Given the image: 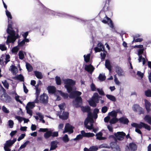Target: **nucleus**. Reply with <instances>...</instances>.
<instances>
[{"instance_id": "obj_52", "label": "nucleus", "mask_w": 151, "mask_h": 151, "mask_svg": "<svg viewBox=\"0 0 151 151\" xmlns=\"http://www.w3.org/2000/svg\"><path fill=\"white\" fill-rule=\"evenodd\" d=\"M2 109L3 111L5 113L8 114L9 112V110L4 106H2Z\"/></svg>"}, {"instance_id": "obj_62", "label": "nucleus", "mask_w": 151, "mask_h": 151, "mask_svg": "<svg viewBox=\"0 0 151 151\" xmlns=\"http://www.w3.org/2000/svg\"><path fill=\"white\" fill-rule=\"evenodd\" d=\"M82 138H83V136H82V135L81 134H79L77 136V137H76V138L74 139H73L74 140H79L80 139H82Z\"/></svg>"}, {"instance_id": "obj_44", "label": "nucleus", "mask_w": 151, "mask_h": 151, "mask_svg": "<svg viewBox=\"0 0 151 151\" xmlns=\"http://www.w3.org/2000/svg\"><path fill=\"white\" fill-rule=\"evenodd\" d=\"M13 144L11 142V140H9L7 141L4 144V145L7 147H10Z\"/></svg>"}, {"instance_id": "obj_40", "label": "nucleus", "mask_w": 151, "mask_h": 151, "mask_svg": "<svg viewBox=\"0 0 151 151\" xmlns=\"http://www.w3.org/2000/svg\"><path fill=\"white\" fill-rule=\"evenodd\" d=\"M16 78L21 81H24V78L23 76L21 74L17 75L16 77Z\"/></svg>"}, {"instance_id": "obj_41", "label": "nucleus", "mask_w": 151, "mask_h": 151, "mask_svg": "<svg viewBox=\"0 0 151 151\" xmlns=\"http://www.w3.org/2000/svg\"><path fill=\"white\" fill-rule=\"evenodd\" d=\"M26 66L27 69L29 71H31L32 70L33 68L30 64L26 63Z\"/></svg>"}, {"instance_id": "obj_31", "label": "nucleus", "mask_w": 151, "mask_h": 151, "mask_svg": "<svg viewBox=\"0 0 151 151\" xmlns=\"http://www.w3.org/2000/svg\"><path fill=\"white\" fill-rule=\"evenodd\" d=\"M119 121V119L117 118L116 117H113L111 119H110L109 121V123L111 124H114Z\"/></svg>"}, {"instance_id": "obj_18", "label": "nucleus", "mask_w": 151, "mask_h": 151, "mask_svg": "<svg viewBox=\"0 0 151 151\" xmlns=\"http://www.w3.org/2000/svg\"><path fill=\"white\" fill-rule=\"evenodd\" d=\"M119 121L120 123L124 124H127L129 122L128 119L124 116L119 119Z\"/></svg>"}, {"instance_id": "obj_61", "label": "nucleus", "mask_w": 151, "mask_h": 151, "mask_svg": "<svg viewBox=\"0 0 151 151\" xmlns=\"http://www.w3.org/2000/svg\"><path fill=\"white\" fill-rule=\"evenodd\" d=\"M114 81L115 83L117 85H119L120 83V82L118 80L117 78L116 77V75H114Z\"/></svg>"}, {"instance_id": "obj_2", "label": "nucleus", "mask_w": 151, "mask_h": 151, "mask_svg": "<svg viewBox=\"0 0 151 151\" xmlns=\"http://www.w3.org/2000/svg\"><path fill=\"white\" fill-rule=\"evenodd\" d=\"M64 82L65 84V87L66 88L68 92L70 93L69 97L73 98L76 96H79L81 94V93L78 91H73V86L75 84V82L72 79H65Z\"/></svg>"}, {"instance_id": "obj_19", "label": "nucleus", "mask_w": 151, "mask_h": 151, "mask_svg": "<svg viewBox=\"0 0 151 151\" xmlns=\"http://www.w3.org/2000/svg\"><path fill=\"white\" fill-rule=\"evenodd\" d=\"M144 101L146 109L148 112L150 110V107L151 105L150 103L147 99H145Z\"/></svg>"}, {"instance_id": "obj_51", "label": "nucleus", "mask_w": 151, "mask_h": 151, "mask_svg": "<svg viewBox=\"0 0 151 151\" xmlns=\"http://www.w3.org/2000/svg\"><path fill=\"white\" fill-rule=\"evenodd\" d=\"M65 105V104L64 103H62L58 105V106L61 111L64 110Z\"/></svg>"}, {"instance_id": "obj_24", "label": "nucleus", "mask_w": 151, "mask_h": 151, "mask_svg": "<svg viewBox=\"0 0 151 151\" xmlns=\"http://www.w3.org/2000/svg\"><path fill=\"white\" fill-rule=\"evenodd\" d=\"M82 111L85 112H87L88 113V116L89 113H91L90 112V107L88 106H83L81 107Z\"/></svg>"}, {"instance_id": "obj_25", "label": "nucleus", "mask_w": 151, "mask_h": 151, "mask_svg": "<svg viewBox=\"0 0 151 151\" xmlns=\"http://www.w3.org/2000/svg\"><path fill=\"white\" fill-rule=\"evenodd\" d=\"M68 113L67 112H63L62 115L59 116V117L65 120L68 118Z\"/></svg>"}, {"instance_id": "obj_33", "label": "nucleus", "mask_w": 151, "mask_h": 151, "mask_svg": "<svg viewBox=\"0 0 151 151\" xmlns=\"http://www.w3.org/2000/svg\"><path fill=\"white\" fill-rule=\"evenodd\" d=\"M35 106V104L34 102H29L26 106H27L29 109H32Z\"/></svg>"}, {"instance_id": "obj_27", "label": "nucleus", "mask_w": 151, "mask_h": 151, "mask_svg": "<svg viewBox=\"0 0 151 151\" xmlns=\"http://www.w3.org/2000/svg\"><path fill=\"white\" fill-rule=\"evenodd\" d=\"M35 74L36 77L38 79H42L43 77L42 73L41 72L37 71L34 72Z\"/></svg>"}, {"instance_id": "obj_34", "label": "nucleus", "mask_w": 151, "mask_h": 151, "mask_svg": "<svg viewBox=\"0 0 151 151\" xmlns=\"http://www.w3.org/2000/svg\"><path fill=\"white\" fill-rule=\"evenodd\" d=\"M88 103L92 107H96V104L97 103L95 101H94L93 100L91 99L90 100L88 101Z\"/></svg>"}, {"instance_id": "obj_23", "label": "nucleus", "mask_w": 151, "mask_h": 151, "mask_svg": "<svg viewBox=\"0 0 151 151\" xmlns=\"http://www.w3.org/2000/svg\"><path fill=\"white\" fill-rule=\"evenodd\" d=\"M103 135L102 133L101 132L96 134L95 136L96 137V139L99 140H104L106 139V138L102 137Z\"/></svg>"}, {"instance_id": "obj_46", "label": "nucleus", "mask_w": 151, "mask_h": 151, "mask_svg": "<svg viewBox=\"0 0 151 151\" xmlns=\"http://www.w3.org/2000/svg\"><path fill=\"white\" fill-rule=\"evenodd\" d=\"M36 92L35 93L36 94V100H35V102L37 103L36 101H35L38 99V96L40 94V89H36Z\"/></svg>"}, {"instance_id": "obj_39", "label": "nucleus", "mask_w": 151, "mask_h": 151, "mask_svg": "<svg viewBox=\"0 0 151 151\" xmlns=\"http://www.w3.org/2000/svg\"><path fill=\"white\" fill-rule=\"evenodd\" d=\"M56 83L58 85H60L61 84V80L60 77L56 76L55 78Z\"/></svg>"}, {"instance_id": "obj_58", "label": "nucleus", "mask_w": 151, "mask_h": 151, "mask_svg": "<svg viewBox=\"0 0 151 151\" xmlns=\"http://www.w3.org/2000/svg\"><path fill=\"white\" fill-rule=\"evenodd\" d=\"M137 75L139 77H140L141 78H142L144 76V74L143 73L139 71L137 72Z\"/></svg>"}, {"instance_id": "obj_13", "label": "nucleus", "mask_w": 151, "mask_h": 151, "mask_svg": "<svg viewBox=\"0 0 151 151\" xmlns=\"http://www.w3.org/2000/svg\"><path fill=\"white\" fill-rule=\"evenodd\" d=\"M142 127H144L149 131L151 129L150 126L142 122L138 124L137 128L141 129Z\"/></svg>"}, {"instance_id": "obj_37", "label": "nucleus", "mask_w": 151, "mask_h": 151, "mask_svg": "<svg viewBox=\"0 0 151 151\" xmlns=\"http://www.w3.org/2000/svg\"><path fill=\"white\" fill-rule=\"evenodd\" d=\"M98 79L101 81H104L106 79L105 75L104 74H100L98 77Z\"/></svg>"}, {"instance_id": "obj_49", "label": "nucleus", "mask_w": 151, "mask_h": 151, "mask_svg": "<svg viewBox=\"0 0 151 151\" xmlns=\"http://www.w3.org/2000/svg\"><path fill=\"white\" fill-rule=\"evenodd\" d=\"M7 48L4 45L0 44V49L2 51H4L6 50Z\"/></svg>"}, {"instance_id": "obj_56", "label": "nucleus", "mask_w": 151, "mask_h": 151, "mask_svg": "<svg viewBox=\"0 0 151 151\" xmlns=\"http://www.w3.org/2000/svg\"><path fill=\"white\" fill-rule=\"evenodd\" d=\"M9 125L10 128L13 127L14 125L13 121L11 120H10L8 121Z\"/></svg>"}, {"instance_id": "obj_5", "label": "nucleus", "mask_w": 151, "mask_h": 151, "mask_svg": "<svg viewBox=\"0 0 151 151\" xmlns=\"http://www.w3.org/2000/svg\"><path fill=\"white\" fill-rule=\"evenodd\" d=\"M1 99L6 103H9L12 101L11 97L5 93L1 96Z\"/></svg>"}, {"instance_id": "obj_59", "label": "nucleus", "mask_w": 151, "mask_h": 151, "mask_svg": "<svg viewBox=\"0 0 151 151\" xmlns=\"http://www.w3.org/2000/svg\"><path fill=\"white\" fill-rule=\"evenodd\" d=\"M15 118L17 119L19 121L21 122L23 120L24 118L19 116H16L15 117Z\"/></svg>"}, {"instance_id": "obj_12", "label": "nucleus", "mask_w": 151, "mask_h": 151, "mask_svg": "<svg viewBox=\"0 0 151 151\" xmlns=\"http://www.w3.org/2000/svg\"><path fill=\"white\" fill-rule=\"evenodd\" d=\"M106 19L103 20L102 21V22L105 24L107 23L110 27L112 28H113L114 26L112 21L106 16Z\"/></svg>"}, {"instance_id": "obj_60", "label": "nucleus", "mask_w": 151, "mask_h": 151, "mask_svg": "<svg viewBox=\"0 0 151 151\" xmlns=\"http://www.w3.org/2000/svg\"><path fill=\"white\" fill-rule=\"evenodd\" d=\"M97 91L99 92V93L101 95H104V92L102 90V89L97 88Z\"/></svg>"}, {"instance_id": "obj_43", "label": "nucleus", "mask_w": 151, "mask_h": 151, "mask_svg": "<svg viewBox=\"0 0 151 151\" xmlns=\"http://www.w3.org/2000/svg\"><path fill=\"white\" fill-rule=\"evenodd\" d=\"M2 83L4 87L6 89H8L9 87V84L6 81L4 80L2 81Z\"/></svg>"}, {"instance_id": "obj_30", "label": "nucleus", "mask_w": 151, "mask_h": 151, "mask_svg": "<svg viewBox=\"0 0 151 151\" xmlns=\"http://www.w3.org/2000/svg\"><path fill=\"white\" fill-rule=\"evenodd\" d=\"M144 120L149 124L151 125V117L150 116L146 115L144 118Z\"/></svg>"}, {"instance_id": "obj_10", "label": "nucleus", "mask_w": 151, "mask_h": 151, "mask_svg": "<svg viewBox=\"0 0 151 151\" xmlns=\"http://www.w3.org/2000/svg\"><path fill=\"white\" fill-rule=\"evenodd\" d=\"M82 98L81 97L77 96L75 99V101L74 102V105L76 107H80L82 103Z\"/></svg>"}, {"instance_id": "obj_16", "label": "nucleus", "mask_w": 151, "mask_h": 151, "mask_svg": "<svg viewBox=\"0 0 151 151\" xmlns=\"http://www.w3.org/2000/svg\"><path fill=\"white\" fill-rule=\"evenodd\" d=\"M58 142L56 141H54L51 142L50 143L51 147L50 151L53 150L55 149L58 147Z\"/></svg>"}, {"instance_id": "obj_48", "label": "nucleus", "mask_w": 151, "mask_h": 151, "mask_svg": "<svg viewBox=\"0 0 151 151\" xmlns=\"http://www.w3.org/2000/svg\"><path fill=\"white\" fill-rule=\"evenodd\" d=\"M25 108L27 113L29 114L31 116L32 114V111L31 109L28 108L27 106H26Z\"/></svg>"}, {"instance_id": "obj_42", "label": "nucleus", "mask_w": 151, "mask_h": 151, "mask_svg": "<svg viewBox=\"0 0 151 151\" xmlns=\"http://www.w3.org/2000/svg\"><path fill=\"white\" fill-rule=\"evenodd\" d=\"M109 115L114 117H116L117 115L115 110L109 113Z\"/></svg>"}, {"instance_id": "obj_11", "label": "nucleus", "mask_w": 151, "mask_h": 151, "mask_svg": "<svg viewBox=\"0 0 151 151\" xmlns=\"http://www.w3.org/2000/svg\"><path fill=\"white\" fill-rule=\"evenodd\" d=\"M48 99L47 95L44 93L40 96V100L42 103L46 104L48 102Z\"/></svg>"}, {"instance_id": "obj_6", "label": "nucleus", "mask_w": 151, "mask_h": 151, "mask_svg": "<svg viewBox=\"0 0 151 151\" xmlns=\"http://www.w3.org/2000/svg\"><path fill=\"white\" fill-rule=\"evenodd\" d=\"M116 138L118 140H122L126 135L125 133L123 132H119L114 134Z\"/></svg>"}, {"instance_id": "obj_32", "label": "nucleus", "mask_w": 151, "mask_h": 151, "mask_svg": "<svg viewBox=\"0 0 151 151\" xmlns=\"http://www.w3.org/2000/svg\"><path fill=\"white\" fill-rule=\"evenodd\" d=\"M58 94L60 95L64 99H67L68 97V95L67 93H63L61 91L58 90Z\"/></svg>"}, {"instance_id": "obj_64", "label": "nucleus", "mask_w": 151, "mask_h": 151, "mask_svg": "<svg viewBox=\"0 0 151 151\" xmlns=\"http://www.w3.org/2000/svg\"><path fill=\"white\" fill-rule=\"evenodd\" d=\"M114 151H120L119 147L117 145H116L114 148Z\"/></svg>"}, {"instance_id": "obj_22", "label": "nucleus", "mask_w": 151, "mask_h": 151, "mask_svg": "<svg viewBox=\"0 0 151 151\" xmlns=\"http://www.w3.org/2000/svg\"><path fill=\"white\" fill-rule=\"evenodd\" d=\"M98 149V147L96 146H92L88 149L86 147L84 149V151H96Z\"/></svg>"}, {"instance_id": "obj_35", "label": "nucleus", "mask_w": 151, "mask_h": 151, "mask_svg": "<svg viewBox=\"0 0 151 151\" xmlns=\"http://www.w3.org/2000/svg\"><path fill=\"white\" fill-rule=\"evenodd\" d=\"M18 55L20 59L23 60L24 58V55L22 50H20L19 52Z\"/></svg>"}, {"instance_id": "obj_9", "label": "nucleus", "mask_w": 151, "mask_h": 151, "mask_svg": "<svg viewBox=\"0 0 151 151\" xmlns=\"http://www.w3.org/2000/svg\"><path fill=\"white\" fill-rule=\"evenodd\" d=\"M48 93L50 94H54V95L58 94V91H56V88L54 86H49L47 88Z\"/></svg>"}, {"instance_id": "obj_29", "label": "nucleus", "mask_w": 151, "mask_h": 151, "mask_svg": "<svg viewBox=\"0 0 151 151\" xmlns=\"http://www.w3.org/2000/svg\"><path fill=\"white\" fill-rule=\"evenodd\" d=\"M11 70L13 74H16L17 72V67L13 65L10 66Z\"/></svg>"}, {"instance_id": "obj_17", "label": "nucleus", "mask_w": 151, "mask_h": 151, "mask_svg": "<svg viewBox=\"0 0 151 151\" xmlns=\"http://www.w3.org/2000/svg\"><path fill=\"white\" fill-rule=\"evenodd\" d=\"M85 70L90 73H92L93 71L94 68L91 64L86 65L85 67Z\"/></svg>"}, {"instance_id": "obj_45", "label": "nucleus", "mask_w": 151, "mask_h": 151, "mask_svg": "<svg viewBox=\"0 0 151 151\" xmlns=\"http://www.w3.org/2000/svg\"><path fill=\"white\" fill-rule=\"evenodd\" d=\"M145 95L149 97H151V90L148 89L145 91Z\"/></svg>"}, {"instance_id": "obj_1", "label": "nucleus", "mask_w": 151, "mask_h": 151, "mask_svg": "<svg viewBox=\"0 0 151 151\" xmlns=\"http://www.w3.org/2000/svg\"><path fill=\"white\" fill-rule=\"evenodd\" d=\"M6 13L8 18V23L6 31L7 33L9 35L7 37L6 43L7 45H9L10 42L13 43L17 39L19 38V36L17 33L18 32L17 29V33H16L12 28V25L13 23L11 20L12 17L10 12L8 10H6Z\"/></svg>"}, {"instance_id": "obj_8", "label": "nucleus", "mask_w": 151, "mask_h": 151, "mask_svg": "<svg viewBox=\"0 0 151 151\" xmlns=\"http://www.w3.org/2000/svg\"><path fill=\"white\" fill-rule=\"evenodd\" d=\"M73 132L72 126L68 123H67L64 128V131L63 133L68 132L69 134L72 133Z\"/></svg>"}, {"instance_id": "obj_26", "label": "nucleus", "mask_w": 151, "mask_h": 151, "mask_svg": "<svg viewBox=\"0 0 151 151\" xmlns=\"http://www.w3.org/2000/svg\"><path fill=\"white\" fill-rule=\"evenodd\" d=\"M106 67L107 68L110 72L111 69V66L110 65V61L108 60H106L105 64Z\"/></svg>"}, {"instance_id": "obj_47", "label": "nucleus", "mask_w": 151, "mask_h": 151, "mask_svg": "<svg viewBox=\"0 0 151 151\" xmlns=\"http://www.w3.org/2000/svg\"><path fill=\"white\" fill-rule=\"evenodd\" d=\"M63 140L65 142H68L69 141V139L67 134H65L63 137Z\"/></svg>"}, {"instance_id": "obj_7", "label": "nucleus", "mask_w": 151, "mask_h": 151, "mask_svg": "<svg viewBox=\"0 0 151 151\" xmlns=\"http://www.w3.org/2000/svg\"><path fill=\"white\" fill-rule=\"evenodd\" d=\"M132 109L134 111L138 112L139 114H143L144 111L143 109L139 105L135 104L132 106Z\"/></svg>"}, {"instance_id": "obj_50", "label": "nucleus", "mask_w": 151, "mask_h": 151, "mask_svg": "<svg viewBox=\"0 0 151 151\" xmlns=\"http://www.w3.org/2000/svg\"><path fill=\"white\" fill-rule=\"evenodd\" d=\"M10 56L9 55H6L5 58V61H4L5 64H6L9 61H10Z\"/></svg>"}, {"instance_id": "obj_28", "label": "nucleus", "mask_w": 151, "mask_h": 151, "mask_svg": "<svg viewBox=\"0 0 151 151\" xmlns=\"http://www.w3.org/2000/svg\"><path fill=\"white\" fill-rule=\"evenodd\" d=\"M106 96L107 98L111 101L115 102L116 101L115 97L109 94H106Z\"/></svg>"}, {"instance_id": "obj_36", "label": "nucleus", "mask_w": 151, "mask_h": 151, "mask_svg": "<svg viewBox=\"0 0 151 151\" xmlns=\"http://www.w3.org/2000/svg\"><path fill=\"white\" fill-rule=\"evenodd\" d=\"M29 143V141H27L24 142L23 145H22L19 148L18 151H20L21 149L25 148L26 145Z\"/></svg>"}, {"instance_id": "obj_21", "label": "nucleus", "mask_w": 151, "mask_h": 151, "mask_svg": "<svg viewBox=\"0 0 151 151\" xmlns=\"http://www.w3.org/2000/svg\"><path fill=\"white\" fill-rule=\"evenodd\" d=\"M129 149L132 151H135L137 149L136 145L134 143H131L129 144V147L127 146Z\"/></svg>"}, {"instance_id": "obj_63", "label": "nucleus", "mask_w": 151, "mask_h": 151, "mask_svg": "<svg viewBox=\"0 0 151 151\" xmlns=\"http://www.w3.org/2000/svg\"><path fill=\"white\" fill-rule=\"evenodd\" d=\"M19 49L17 46L14 47L12 50V52H18Z\"/></svg>"}, {"instance_id": "obj_53", "label": "nucleus", "mask_w": 151, "mask_h": 151, "mask_svg": "<svg viewBox=\"0 0 151 151\" xmlns=\"http://www.w3.org/2000/svg\"><path fill=\"white\" fill-rule=\"evenodd\" d=\"M108 110V108L106 106H104L101 108V112L103 113H105Z\"/></svg>"}, {"instance_id": "obj_38", "label": "nucleus", "mask_w": 151, "mask_h": 151, "mask_svg": "<svg viewBox=\"0 0 151 151\" xmlns=\"http://www.w3.org/2000/svg\"><path fill=\"white\" fill-rule=\"evenodd\" d=\"M90 57V53L87 54L86 56L85 55H84L83 57L84 58V60L87 63L89 61Z\"/></svg>"}, {"instance_id": "obj_4", "label": "nucleus", "mask_w": 151, "mask_h": 151, "mask_svg": "<svg viewBox=\"0 0 151 151\" xmlns=\"http://www.w3.org/2000/svg\"><path fill=\"white\" fill-rule=\"evenodd\" d=\"M93 123L92 115L91 113H89L88 117L84 121V124L85 127L88 129H93Z\"/></svg>"}, {"instance_id": "obj_15", "label": "nucleus", "mask_w": 151, "mask_h": 151, "mask_svg": "<svg viewBox=\"0 0 151 151\" xmlns=\"http://www.w3.org/2000/svg\"><path fill=\"white\" fill-rule=\"evenodd\" d=\"M94 50L96 52L103 51L104 50L103 45L101 43H99L97 45V47H95Z\"/></svg>"}, {"instance_id": "obj_3", "label": "nucleus", "mask_w": 151, "mask_h": 151, "mask_svg": "<svg viewBox=\"0 0 151 151\" xmlns=\"http://www.w3.org/2000/svg\"><path fill=\"white\" fill-rule=\"evenodd\" d=\"M53 129H48L47 128H40L39 131L40 132H46L44 134V137L45 139H47L51 136L55 137L58 136V132H53Z\"/></svg>"}, {"instance_id": "obj_54", "label": "nucleus", "mask_w": 151, "mask_h": 151, "mask_svg": "<svg viewBox=\"0 0 151 151\" xmlns=\"http://www.w3.org/2000/svg\"><path fill=\"white\" fill-rule=\"evenodd\" d=\"M15 99L16 101L17 102H19L21 104H22V101L19 99V96H18L16 93H15Z\"/></svg>"}, {"instance_id": "obj_55", "label": "nucleus", "mask_w": 151, "mask_h": 151, "mask_svg": "<svg viewBox=\"0 0 151 151\" xmlns=\"http://www.w3.org/2000/svg\"><path fill=\"white\" fill-rule=\"evenodd\" d=\"M36 114L40 118V121H42V120L44 118V116L42 114L39 112H37Z\"/></svg>"}, {"instance_id": "obj_20", "label": "nucleus", "mask_w": 151, "mask_h": 151, "mask_svg": "<svg viewBox=\"0 0 151 151\" xmlns=\"http://www.w3.org/2000/svg\"><path fill=\"white\" fill-rule=\"evenodd\" d=\"M101 98V97L99 96L97 93H95L91 99L97 103L99 102V99Z\"/></svg>"}, {"instance_id": "obj_57", "label": "nucleus", "mask_w": 151, "mask_h": 151, "mask_svg": "<svg viewBox=\"0 0 151 151\" xmlns=\"http://www.w3.org/2000/svg\"><path fill=\"white\" fill-rule=\"evenodd\" d=\"M25 136V134H22L18 137L17 140L18 141H20L21 140L24 138Z\"/></svg>"}, {"instance_id": "obj_14", "label": "nucleus", "mask_w": 151, "mask_h": 151, "mask_svg": "<svg viewBox=\"0 0 151 151\" xmlns=\"http://www.w3.org/2000/svg\"><path fill=\"white\" fill-rule=\"evenodd\" d=\"M115 71L119 76H121L124 75V71L120 67L116 66L115 67Z\"/></svg>"}]
</instances>
